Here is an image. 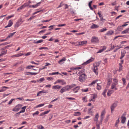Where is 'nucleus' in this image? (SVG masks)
<instances>
[{
	"mask_svg": "<svg viewBox=\"0 0 129 129\" xmlns=\"http://www.w3.org/2000/svg\"><path fill=\"white\" fill-rule=\"evenodd\" d=\"M78 74L79 76V79L80 82H83L86 80V76L84 73L82 72V71H80Z\"/></svg>",
	"mask_w": 129,
	"mask_h": 129,
	"instance_id": "f257e3e1",
	"label": "nucleus"
},
{
	"mask_svg": "<svg viewBox=\"0 0 129 129\" xmlns=\"http://www.w3.org/2000/svg\"><path fill=\"white\" fill-rule=\"evenodd\" d=\"M101 63V61L93 63V68L92 69V70L96 75H98V67L99 66Z\"/></svg>",
	"mask_w": 129,
	"mask_h": 129,
	"instance_id": "f03ea898",
	"label": "nucleus"
},
{
	"mask_svg": "<svg viewBox=\"0 0 129 129\" xmlns=\"http://www.w3.org/2000/svg\"><path fill=\"white\" fill-rule=\"evenodd\" d=\"M118 102L117 101H115L111 106L110 108L111 110V112L113 111L114 109L117 106V105Z\"/></svg>",
	"mask_w": 129,
	"mask_h": 129,
	"instance_id": "7ed1b4c3",
	"label": "nucleus"
},
{
	"mask_svg": "<svg viewBox=\"0 0 129 129\" xmlns=\"http://www.w3.org/2000/svg\"><path fill=\"white\" fill-rule=\"evenodd\" d=\"M94 60V59L93 58L91 57L90 59L83 63L82 64V65H86V64L91 62L92 61H93Z\"/></svg>",
	"mask_w": 129,
	"mask_h": 129,
	"instance_id": "20e7f679",
	"label": "nucleus"
},
{
	"mask_svg": "<svg viewBox=\"0 0 129 129\" xmlns=\"http://www.w3.org/2000/svg\"><path fill=\"white\" fill-rule=\"evenodd\" d=\"M87 41H82L77 42V45H82L83 46L84 44H86L87 43Z\"/></svg>",
	"mask_w": 129,
	"mask_h": 129,
	"instance_id": "39448f33",
	"label": "nucleus"
},
{
	"mask_svg": "<svg viewBox=\"0 0 129 129\" xmlns=\"http://www.w3.org/2000/svg\"><path fill=\"white\" fill-rule=\"evenodd\" d=\"M98 39L95 37H92L91 39V41L92 43H96L98 42Z\"/></svg>",
	"mask_w": 129,
	"mask_h": 129,
	"instance_id": "423d86ee",
	"label": "nucleus"
},
{
	"mask_svg": "<svg viewBox=\"0 0 129 129\" xmlns=\"http://www.w3.org/2000/svg\"><path fill=\"white\" fill-rule=\"evenodd\" d=\"M19 105H20L21 107L22 106V105H18L16 106L14 109H13L12 110V111H18L20 109L18 107V106Z\"/></svg>",
	"mask_w": 129,
	"mask_h": 129,
	"instance_id": "0eeeda50",
	"label": "nucleus"
},
{
	"mask_svg": "<svg viewBox=\"0 0 129 129\" xmlns=\"http://www.w3.org/2000/svg\"><path fill=\"white\" fill-rule=\"evenodd\" d=\"M66 60V58L65 57H64L63 58L61 59L60 60L58 61L59 63L60 64H61L63 63L64 61H65Z\"/></svg>",
	"mask_w": 129,
	"mask_h": 129,
	"instance_id": "6e6552de",
	"label": "nucleus"
},
{
	"mask_svg": "<svg viewBox=\"0 0 129 129\" xmlns=\"http://www.w3.org/2000/svg\"><path fill=\"white\" fill-rule=\"evenodd\" d=\"M24 67H20L18 68L17 72H19L22 71L24 70Z\"/></svg>",
	"mask_w": 129,
	"mask_h": 129,
	"instance_id": "1a4fd4ad",
	"label": "nucleus"
},
{
	"mask_svg": "<svg viewBox=\"0 0 129 129\" xmlns=\"http://www.w3.org/2000/svg\"><path fill=\"white\" fill-rule=\"evenodd\" d=\"M38 73H32L27 72H26L25 73V74L26 75H36Z\"/></svg>",
	"mask_w": 129,
	"mask_h": 129,
	"instance_id": "9d476101",
	"label": "nucleus"
},
{
	"mask_svg": "<svg viewBox=\"0 0 129 129\" xmlns=\"http://www.w3.org/2000/svg\"><path fill=\"white\" fill-rule=\"evenodd\" d=\"M80 88V86H77L73 89V91L74 93L77 92L79 90Z\"/></svg>",
	"mask_w": 129,
	"mask_h": 129,
	"instance_id": "9b49d317",
	"label": "nucleus"
},
{
	"mask_svg": "<svg viewBox=\"0 0 129 129\" xmlns=\"http://www.w3.org/2000/svg\"><path fill=\"white\" fill-rule=\"evenodd\" d=\"M12 21L11 20H10L8 24L5 27V28H7L8 27H10L12 26L13 24Z\"/></svg>",
	"mask_w": 129,
	"mask_h": 129,
	"instance_id": "f8f14e48",
	"label": "nucleus"
},
{
	"mask_svg": "<svg viewBox=\"0 0 129 129\" xmlns=\"http://www.w3.org/2000/svg\"><path fill=\"white\" fill-rule=\"evenodd\" d=\"M99 27V26L97 25L93 24L91 26L90 28L91 29H94L98 28Z\"/></svg>",
	"mask_w": 129,
	"mask_h": 129,
	"instance_id": "ddd939ff",
	"label": "nucleus"
},
{
	"mask_svg": "<svg viewBox=\"0 0 129 129\" xmlns=\"http://www.w3.org/2000/svg\"><path fill=\"white\" fill-rule=\"evenodd\" d=\"M129 33V28H127L125 30L121 32L122 34Z\"/></svg>",
	"mask_w": 129,
	"mask_h": 129,
	"instance_id": "4468645a",
	"label": "nucleus"
},
{
	"mask_svg": "<svg viewBox=\"0 0 129 129\" xmlns=\"http://www.w3.org/2000/svg\"><path fill=\"white\" fill-rule=\"evenodd\" d=\"M106 48V46H104L103 48L101 50H100L98 52H97L96 53H100L102 52L103 51L105 50Z\"/></svg>",
	"mask_w": 129,
	"mask_h": 129,
	"instance_id": "2eb2a0df",
	"label": "nucleus"
},
{
	"mask_svg": "<svg viewBox=\"0 0 129 129\" xmlns=\"http://www.w3.org/2000/svg\"><path fill=\"white\" fill-rule=\"evenodd\" d=\"M61 87V86H59L58 85H57L53 86L52 87V89H59Z\"/></svg>",
	"mask_w": 129,
	"mask_h": 129,
	"instance_id": "dca6fc26",
	"label": "nucleus"
},
{
	"mask_svg": "<svg viewBox=\"0 0 129 129\" xmlns=\"http://www.w3.org/2000/svg\"><path fill=\"white\" fill-rule=\"evenodd\" d=\"M114 33V31L112 30H110L108 31L107 33L106 34V35H112Z\"/></svg>",
	"mask_w": 129,
	"mask_h": 129,
	"instance_id": "f3484780",
	"label": "nucleus"
},
{
	"mask_svg": "<svg viewBox=\"0 0 129 129\" xmlns=\"http://www.w3.org/2000/svg\"><path fill=\"white\" fill-rule=\"evenodd\" d=\"M114 91L112 90H108L107 93V95L108 96H110L111 94Z\"/></svg>",
	"mask_w": 129,
	"mask_h": 129,
	"instance_id": "a211bd4d",
	"label": "nucleus"
},
{
	"mask_svg": "<svg viewBox=\"0 0 129 129\" xmlns=\"http://www.w3.org/2000/svg\"><path fill=\"white\" fill-rule=\"evenodd\" d=\"M76 86V85L75 84H73L70 85H67L68 87V88H69V90L70 89L72 88H73L74 86Z\"/></svg>",
	"mask_w": 129,
	"mask_h": 129,
	"instance_id": "6ab92c4d",
	"label": "nucleus"
},
{
	"mask_svg": "<svg viewBox=\"0 0 129 129\" xmlns=\"http://www.w3.org/2000/svg\"><path fill=\"white\" fill-rule=\"evenodd\" d=\"M117 84V81H115V82L113 84H112L111 86V88L112 89H114L116 86V85Z\"/></svg>",
	"mask_w": 129,
	"mask_h": 129,
	"instance_id": "aec40b11",
	"label": "nucleus"
},
{
	"mask_svg": "<svg viewBox=\"0 0 129 129\" xmlns=\"http://www.w3.org/2000/svg\"><path fill=\"white\" fill-rule=\"evenodd\" d=\"M121 122L122 123H124L125 121L126 120V118L125 117H123V116L121 117Z\"/></svg>",
	"mask_w": 129,
	"mask_h": 129,
	"instance_id": "412c9836",
	"label": "nucleus"
},
{
	"mask_svg": "<svg viewBox=\"0 0 129 129\" xmlns=\"http://www.w3.org/2000/svg\"><path fill=\"white\" fill-rule=\"evenodd\" d=\"M99 117V115L98 113H97L95 116L94 118V120L96 121V123L98 121V118Z\"/></svg>",
	"mask_w": 129,
	"mask_h": 129,
	"instance_id": "4be33fe9",
	"label": "nucleus"
},
{
	"mask_svg": "<svg viewBox=\"0 0 129 129\" xmlns=\"http://www.w3.org/2000/svg\"><path fill=\"white\" fill-rule=\"evenodd\" d=\"M41 2H40L37 3L36 5H32V7L33 8H36L39 6V4H41Z\"/></svg>",
	"mask_w": 129,
	"mask_h": 129,
	"instance_id": "5701e85b",
	"label": "nucleus"
},
{
	"mask_svg": "<svg viewBox=\"0 0 129 129\" xmlns=\"http://www.w3.org/2000/svg\"><path fill=\"white\" fill-rule=\"evenodd\" d=\"M15 33H16V32H14L13 33H10V34H9V35L7 37V39L9 38H10V37H12Z\"/></svg>",
	"mask_w": 129,
	"mask_h": 129,
	"instance_id": "b1692460",
	"label": "nucleus"
},
{
	"mask_svg": "<svg viewBox=\"0 0 129 129\" xmlns=\"http://www.w3.org/2000/svg\"><path fill=\"white\" fill-rule=\"evenodd\" d=\"M92 1H90L89 3L88 4V6L90 8V9L91 10H93V8L91 7V5L92 3Z\"/></svg>",
	"mask_w": 129,
	"mask_h": 129,
	"instance_id": "393cba45",
	"label": "nucleus"
},
{
	"mask_svg": "<svg viewBox=\"0 0 129 129\" xmlns=\"http://www.w3.org/2000/svg\"><path fill=\"white\" fill-rule=\"evenodd\" d=\"M92 1H90L89 3L88 4V6L90 8V9L91 10H93V8L91 7V5L92 3Z\"/></svg>",
	"mask_w": 129,
	"mask_h": 129,
	"instance_id": "a878e982",
	"label": "nucleus"
},
{
	"mask_svg": "<svg viewBox=\"0 0 129 129\" xmlns=\"http://www.w3.org/2000/svg\"><path fill=\"white\" fill-rule=\"evenodd\" d=\"M7 50H6V51H2L1 52V54L2 56L5 55L7 52Z\"/></svg>",
	"mask_w": 129,
	"mask_h": 129,
	"instance_id": "bb28decb",
	"label": "nucleus"
},
{
	"mask_svg": "<svg viewBox=\"0 0 129 129\" xmlns=\"http://www.w3.org/2000/svg\"><path fill=\"white\" fill-rule=\"evenodd\" d=\"M45 79L44 78H41L39 80H37V81L38 82H39L40 83L44 81Z\"/></svg>",
	"mask_w": 129,
	"mask_h": 129,
	"instance_id": "cd10ccee",
	"label": "nucleus"
},
{
	"mask_svg": "<svg viewBox=\"0 0 129 129\" xmlns=\"http://www.w3.org/2000/svg\"><path fill=\"white\" fill-rule=\"evenodd\" d=\"M43 40H40L38 41H37L36 42H34V43L36 44H38L39 43H41L43 42Z\"/></svg>",
	"mask_w": 129,
	"mask_h": 129,
	"instance_id": "c85d7f7f",
	"label": "nucleus"
},
{
	"mask_svg": "<svg viewBox=\"0 0 129 129\" xmlns=\"http://www.w3.org/2000/svg\"><path fill=\"white\" fill-rule=\"evenodd\" d=\"M81 113L79 112H75L74 114V115L75 116H79L80 115Z\"/></svg>",
	"mask_w": 129,
	"mask_h": 129,
	"instance_id": "c756f323",
	"label": "nucleus"
},
{
	"mask_svg": "<svg viewBox=\"0 0 129 129\" xmlns=\"http://www.w3.org/2000/svg\"><path fill=\"white\" fill-rule=\"evenodd\" d=\"M123 28L122 26H118L117 28V30L118 31H121Z\"/></svg>",
	"mask_w": 129,
	"mask_h": 129,
	"instance_id": "7c9ffc66",
	"label": "nucleus"
},
{
	"mask_svg": "<svg viewBox=\"0 0 129 129\" xmlns=\"http://www.w3.org/2000/svg\"><path fill=\"white\" fill-rule=\"evenodd\" d=\"M101 89V86L99 85V84H97V89L98 90H100Z\"/></svg>",
	"mask_w": 129,
	"mask_h": 129,
	"instance_id": "2f4dec72",
	"label": "nucleus"
},
{
	"mask_svg": "<svg viewBox=\"0 0 129 129\" xmlns=\"http://www.w3.org/2000/svg\"><path fill=\"white\" fill-rule=\"evenodd\" d=\"M107 30V29L106 27H104L103 28L101 29L100 30V31L101 32H104L105 31H106Z\"/></svg>",
	"mask_w": 129,
	"mask_h": 129,
	"instance_id": "473e14b6",
	"label": "nucleus"
},
{
	"mask_svg": "<svg viewBox=\"0 0 129 129\" xmlns=\"http://www.w3.org/2000/svg\"><path fill=\"white\" fill-rule=\"evenodd\" d=\"M107 89H105L104 90V91L102 93L103 95L105 97L106 96L105 93L107 91Z\"/></svg>",
	"mask_w": 129,
	"mask_h": 129,
	"instance_id": "72a5a7b5",
	"label": "nucleus"
},
{
	"mask_svg": "<svg viewBox=\"0 0 129 129\" xmlns=\"http://www.w3.org/2000/svg\"><path fill=\"white\" fill-rule=\"evenodd\" d=\"M21 24V23H19L17 22L15 25V27L17 28L19 25Z\"/></svg>",
	"mask_w": 129,
	"mask_h": 129,
	"instance_id": "f704fd0d",
	"label": "nucleus"
},
{
	"mask_svg": "<svg viewBox=\"0 0 129 129\" xmlns=\"http://www.w3.org/2000/svg\"><path fill=\"white\" fill-rule=\"evenodd\" d=\"M119 69L118 70V71L119 72H120L122 70V65H121V63H119Z\"/></svg>",
	"mask_w": 129,
	"mask_h": 129,
	"instance_id": "c9c22d12",
	"label": "nucleus"
},
{
	"mask_svg": "<svg viewBox=\"0 0 129 129\" xmlns=\"http://www.w3.org/2000/svg\"><path fill=\"white\" fill-rule=\"evenodd\" d=\"M39 113V112L38 111H36L35 113H34L33 115V116H34L35 115H38Z\"/></svg>",
	"mask_w": 129,
	"mask_h": 129,
	"instance_id": "e433bc0d",
	"label": "nucleus"
},
{
	"mask_svg": "<svg viewBox=\"0 0 129 129\" xmlns=\"http://www.w3.org/2000/svg\"><path fill=\"white\" fill-rule=\"evenodd\" d=\"M29 5V4L28 3H24L22 6H23V7L24 8L26 7V6H28Z\"/></svg>",
	"mask_w": 129,
	"mask_h": 129,
	"instance_id": "4c0bfd02",
	"label": "nucleus"
},
{
	"mask_svg": "<svg viewBox=\"0 0 129 129\" xmlns=\"http://www.w3.org/2000/svg\"><path fill=\"white\" fill-rule=\"evenodd\" d=\"M58 83H60L61 82H62V83L64 84H66V82H65L63 81L62 80H57Z\"/></svg>",
	"mask_w": 129,
	"mask_h": 129,
	"instance_id": "58836bf2",
	"label": "nucleus"
},
{
	"mask_svg": "<svg viewBox=\"0 0 129 129\" xmlns=\"http://www.w3.org/2000/svg\"><path fill=\"white\" fill-rule=\"evenodd\" d=\"M59 74L58 72H56L53 73H50L49 74L50 75H53L56 74Z\"/></svg>",
	"mask_w": 129,
	"mask_h": 129,
	"instance_id": "ea45409f",
	"label": "nucleus"
},
{
	"mask_svg": "<svg viewBox=\"0 0 129 129\" xmlns=\"http://www.w3.org/2000/svg\"><path fill=\"white\" fill-rule=\"evenodd\" d=\"M44 104H40L38 105L36 107V108H37L38 107H42V106H44Z\"/></svg>",
	"mask_w": 129,
	"mask_h": 129,
	"instance_id": "a19ab883",
	"label": "nucleus"
},
{
	"mask_svg": "<svg viewBox=\"0 0 129 129\" xmlns=\"http://www.w3.org/2000/svg\"><path fill=\"white\" fill-rule=\"evenodd\" d=\"M6 88H7V89L9 88V87H7L5 86H4L2 87V90H3V91L6 90V89H5Z\"/></svg>",
	"mask_w": 129,
	"mask_h": 129,
	"instance_id": "79ce46f5",
	"label": "nucleus"
},
{
	"mask_svg": "<svg viewBox=\"0 0 129 129\" xmlns=\"http://www.w3.org/2000/svg\"><path fill=\"white\" fill-rule=\"evenodd\" d=\"M54 26V25H52L49 26V28H50L48 29V30H51L52 29H53V27Z\"/></svg>",
	"mask_w": 129,
	"mask_h": 129,
	"instance_id": "37998d69",
	"label": "nucleus"
},
{
	"mask_svg": "<svg viewBox=\"0 0 129 129\" xmlns=\"http://www.w3.org/2000/svg\"><path fill=\"white\" fill-rule=\"evenodd\" d=\"M66 25V24H58L57 26L58 27L63 26H65Z\"/></svg>",
	"mask_w": 129,
	"mask_h": 129,
	"instance_id": "c03bdc74",
	"label": "nucleus"
},
{
	"mask_svg": "<svg viewBox=\"0 0 129 129\" xmlns=\"http://www.w3.org/2000/svg\"><path fill=\"white\" fill-rule=\"evenodd\" d=\"M92 108H89L88 109V113L90 114V113H92Z\"/></svg>",
	"mask_w": 129,
	"mask_h": 129,
	"instance_id": "a18cd8bd",
	"label": "nucleus"
},
{
	"mask_svg": "<svg viewBox=\"0 0 129 129\" xmlns=\"http://www.w3.org/2000/svg\"><path fill=\"white\" fill-rule=\"evenodd\" d=\"M47 79L48 80H51L53 79V78L52 77H49L47 78Z\"/></svg>",
	"mask_w": 129,
	"mask_h": 129,
	"instance_id": "49530a36",
	"label": "nucleus"
},
{
	"mask_svg": "<svg viewBox=\"0 0 129 129\" xmlns=\"http://www.w3.org/2000/svg\"><path fill=\"white\" fill-rule=\"evenodd\" d=\"M101 122H100V123L99 124H96V126L97 127V128L98 129H100V124H101Z\"/></svg>",
	"mask_w": 129,
	"mask_h": 129,
	"instance_id": "de8ad7c7",
	"label": "nucleus"
},
{
	"mask_svg": "<svg viewBox=\"0 0 129 129\" xmlns=\"http://www.w3.org/2000/svg\"><path fill=\"white\" fill-rule=\"evenodd\" d=\"M97 81H98V80H96L93 81L91 83V84H89V85H93V84H95Z\"/></svg>",
	"mask_w": 129,
	"mask_h": 129,
	"instance_id": "09e8293b",
	"label": "nucleus"
},
{
	"mask_svg": "<svg viewBox=\"0 0 129 129\" xmlns=\"http://www.w3.org/2000/svg\"><path fill=\"white\" fill-rule=\"evenodd\" d=\"M65 91L64 88H62V89H61L60 91V92L61 93H62L63 92Z\"/></svg>",
	"mask_w": 129,
	"mask_h": 129,
	"instance_id": "8fccbe9b",
	"label": "nucleus"
},
{
	"mask_svg": "<svg viewBox=\"0 0 129 129\" xmlns=\"http://www.w3.org/2000/svg\"><path fill=\"white\" fill-rule=\"evenodd\" d=\"M64 89L65 91H66L69 90V88H68V87L67 85L65 87H64Z\"/></svg>",
	"mask_w": 129,
	"mask_h": 129,
	"instance_id": "3c124183",
	"label": "nucleus"
},
{
	"mask_svg": "<svg viewBox=\"0 0 129 129\" xmlns=\"http://www.w3.org/2000/svg\"><path fill=\"white\" fill-rule=\"evenodd\" d=\"M70 13L72 14H74V13L73 11V9L71 8L70 9Z\"/></svg>",
	"mask_w": 129,
	"mask_h": 129,
	"instance_id": "603ef678",
	"label": "nucleus"
},
{
	"mask_svg": "<svg viewBox=\"0 0 129 129\" xmlns=\"http://www.w3.org/2000/svg\"><path fill=\"white\" fill-rule=\"evenodd\" d=\"M104 117L103 116H102V115H101V119H100V122H101V123H102V122L103 120V118H104Z\"/></svg>",
	"mask_w": 129,
	"mask_h": 129,
	"instance_id": "864d4df0",
	"label": "nucleus"
},
{
	"mask_svg": "<svg viewBox=\"0 0 129 129\" xmlns=\"http://www.w3.org/2000/svg\"><path fill=\"white\" fill-rule=\"evenodd\" d=\"M39 49H49V48L46 47H42L41 48H39Z\"/></svg>",
	"mask_w": 129,
	"mask_h": 129,
	"instance_id": "5fc2aeb1",
	"label": "nucleus"
},
{
	"mask_svg": "<svg viewBox=\"0 0 129 129\" xmlns=\"http://www.w3.org/2000/svg\"><path fill=\"white\" fill-rule=\"evenodd\" d=\"M23 8H24L23 7V6L22 5L21 6H20V7L18 8L17 9V11H18V10H21L22 9H23Z\"/></svg>",
	"mask_w": 129,
	"mask_h": 129,
	"instance_id": "6e6d98bb",
	"label": "nucleus"
},
{
	"mask_svg": "<svg viewBox=\"0 0 129 129\" xmlns=\"http://www.w3.org/2000/svg\"><path fill=\"white\" fill-rule=\"evenodd\" d=\"M42 92V93H47L48 92V90H43L41 91Z\"/></svg>",
	"mask_w": 129,
	"mask_h": 129,
	"instance_id": "4d7b16f0",
	"label": "nucleus"
},
{
	"mask_svg": "<svg viewBox=\"0 0 129 129\" xmlns=\"http://www.w3.org/2000/svg\"><path fill=\"white\" fill-rule=\"evenodd\" d=\"M92 98L93 99H94L97 97V95L95 94H93Z\"/></svg>",
	"mask_w": 129,
	"mask_h": 129,
	"instance_id": "13d9d810",
	"label": "nucleus"
},
{
	"mask_svg": "<svg viewBox=\"0 0 129 129\" xmlns=\"http://www.w3.org/2000/svg\"><path fill=\"white\" fill-rule=\"evenodd\" d=\"M88 89L87 88L85 89H82V91L83 92H87V91H88Z\"/></svg>",
	"mask_w": 129,
	"mask_h": 129,
	"instance_id": "bf43d9fd",
	"label": "nucleus"
},
{
	"mask_svg": "<svg viewBox=\"0 0 129 129\" xmlns=\"http://www.w3.org/2000/svg\"><path fill=\"white\" fill-rule=\"evenodd\" d=\"M124 53H123L122 52H121V56L120 58V59H121L122 58L124 57Z\"/></svg>",
	"mask_w": 129,
	"mask_h": 129,
	"instance_id": "052dcab7",
	"label": "nucleus"
},
{
	"mask_svg": "<svg viewBox=\"0 0 129 129\" xmlns=\"http://www.w3.org/2000/svg\"><path fill=\"white\" fill-rule=\"evenodd\" d=\"M14 16V15H11V16H10L7 17V19L8 20L9 19H10L12 17H13Z\"/></svg>",
	"mask_w": 129,
	"mask_h": 129,
	"instance_id": "680f3d73",
	"label": "nucleus"
},
{
	"mask_svg": "<svg viewBox=\"0 0 129 129\" xmlns=\"http://www.w3.org/2000/svg\"><path fill=\"white\" fill-rule=\"evenodd\" d=\"M50 111V110L45 111L44 112H43L44 113V115L48 113H49Z\"/></svg>",
	"mask_w": 129,
	"mask_h": 129,
	"instance_id": "e2e57ef3",
	"label": "nucleus"
},
{
	"mask_svg": "<svg viewBox=\"0 0 129 129\" xmlns=\"http://www.w3.org/2000/svg\"><path fill=\"white\" fill-rule=\"evenodd\" d=\"M42 93L41 91H39L38 92L37 96H38L40 95H41L40 94H41Z\"/></svg>",
	"mask_w": 129,
	"mask_h": 129,
	"instance_id": "0e129e2a",
	"label": "nucleus"
},
{
	"mask_svg": "<svg viewBox=\"0 0 129 129\" xmlns=\"http://www.w3.org/2000/svg\"><path fill=\"white\" fill-rule=\"evenodd\" d=\"M31 66H28L26 67V69H31Z\"/></svg>",
	"mask_w": 129,
	"mask_h": 129,
	"instance_id": "69168bd1",
	"label": "nucleus"
},
{
	"mask_svg": "<svg viewBox=\"0 0 129 129\" xmlns=\"http://www.w3.org/2000/svg\"><path fill=\"white\" fill-rule=\"evenodd\" d=\"M14 100V99H11L9 102L8 103V104L10 105L11 104L12 102Z\"/></svg>",
	"mask_w": 129,
	"mask_h": 129,
	"instance_id": "338daca9",
	"label": "nucleus"
},
{
	"mask_svg": "<svg viewBox=\"0 0 129 129\" xmlns=\"http://www.w3.org/2000/svg\"><path fill=\"white\" fill-rule=\"evenodd\" d=\"M98 14L99 15V16L100 18H101L102 17V15L101 14V13L100 12H98Z\"/></svg>",
	"mask_w": 129,
	"mask_h": 129,
	"instance_id": "774afa93",
	"label": "nucleus"
}]
</instances>
